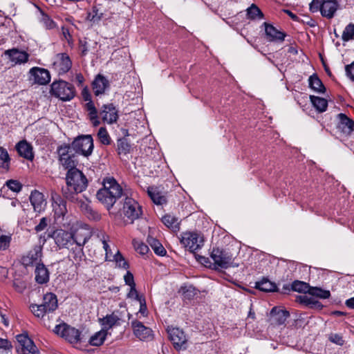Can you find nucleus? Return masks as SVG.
I'll return each mask as SVG.
<instances>
[{
    "label": "nucleus",
    "mask_w": 354,
    "mask_h": 354,
    "mask_svg": "<svg viewBox=\"0 0 354 354\" xmlns=\"http://www.w3.org/2000/svg\"><path fill=\"white\" fill-rule=\"evenodd\" d=\"M51 198L55 218L64 217L67 212L66 201L57 193H52Z\"/></svg>",
    "instance_id": "obj_17"
},
{
    "label": "nucleus",
    "mask_w": 354,
    "mask_h": 354,
    "mask_svg": "<svg viewBox=\"0 0 354 354\" xmlns=\"http://www.w3.org/2000/svg\"><path fill=\"white\" fill-rule=\"evenodd\" d=\"M93 90L95 95L103 94L106 88L109 86V82L107 79L99 74L97 75L92 83Z\"/></svg>",
    "instance_id": "obj_25"
},
{
    "label": "nucleus",
    "mask_w": 354,
    "mask_h": 354,
    "mask_svg": "<svg viewBox=\"0 0 354 354\" xmlns=\"http://www.w3.org/2000/svg\"><path fill=\"white\" fill-rule=\"evenodd\" d=\"M29 73L33 77L34 82L39 85H46L50 81V73L47 69L33 67Z\"/></svg>",
    "instance_id": "obj_18"
},
{
    "label": "nucleus",
    "mask_w": 354,
    "mask_h": 354,
    "mask_svg": "<svg viewBox=\"0 0 354 354\" xmlns=\"http://www.w3.org/2000/svg\"><path fill=\"white\" fill-rule=\"evenodd\" d=\"M41 18L40 22L46 29H53L55 27V23L50 18L48 15L45 14L40 10Z\"/></svg>",
    "instance_id": "obj_49"
},
{
    "label": "nucleus",
    "mask_w": 354,
    "mask_h": 354,
    "mask_svg": "<svg viewBox=\"0 0 354 354\" xmlns=\"http://www.w3.org/2000/svg\"><path fill=\"white\" fill-rule=\"evenodd\" d=\"M42 248L40 245H35L28 253L22 257V264L25 267L33 266L41 264Z\"/></svg>",
    "instance_id": "obj_12"
},
{
    "label": "nucleus",
    "mask_w": 354,
    "mask_h": 354,
    "mask_svg": "<svg viewBox=\"0 0 354 354\" xmlns=\"http://www.w3.org/2000/svg\"><path fill=\"white\" fill-rule=\"evenodd\" d=\"M13 287L19 292H23L26 288V283L19 279H15L13 281Z\"/></svg>",
    "instance_id": "obj_59"
},
{
    "label": "nucleus",
    "mask_w": 354,
    "mask_h": 354,
    "mask_svg": "<svg viewBox=\"0 0 354 354\" xmlns=\"http://www.w3.org/2000/svg\"><path fill=\"white\" fill-rule=\"evenodd\" d=\"M70 256L76 262H80L82 260L84 257V252L82 247L75 245L71 248Z\"/></svg>",
    "instance_id": "obj_50"
},
{
    "label": "nucleus",
    "mask_w": 354,
    "mask_h": 354,
    "mask_svg": "<svg viewBox=\"0 0 354 354\" xmlns=\"http://www.w3.org/2000/svg\"><path fill=\"white\" fill-rule=\"evenodd\" d=\"M308 84L309 87L317 93H324L326 91L324 85L317 74H313L309 77Z\"/></svg>",
    "instance_id": "obj_32"
},
{
    "label": "nucleus",
    "mask_w": 354,
    "mask_h": 354,
    "mask_svg": "<svg viewBox=\"0 0 354 354\" xmlns=\"http://www.w3.org/2000/svg\"><path fill=\"white\" fill-rule=\"evenodd\" d=\"M100 115L103 122L109 124L115 123L118 119V110L113 104H104L101 108Z\"/></svg>",
    "instance_id": "obj_15"
},
{
    "label": "nucleus",
    "mask_w": 354,
    "mask_h": 354,
    "mask_svg": "<svg viewBox=\"0 0 354 354\" xmlns=\"http://www.w3.org/2000/svg\"><path fill=\"white\" fill-rule=\"evenodd\" d=\"M102 15L103 13L96 6H93L92 10L88 12L86 19L95 24L101 20Z\"/></svg>",
    "instance_id": "obj_43"
},
{
    "label": "nucleus",
    "mask_w": 354,
    "mask_h": 354,
    "mask_svg": "<svg viewBox=\"0 0 354 354\" xmlns=\"http://www.w3.org/2000/svg\"><path fill=\"white\" fill-rule=\"evenodd\" d=\"M111 258H113L111 259V261H114L118 267L124 269H127L129 268L128 263L125 261L124 258L118 250L112 256Z\"/></svg>",
    "instance_id": "obj_47"
},
{
    "label": "nucleus",
    "mask_w": 354,
    "mask_h": 354,
    "mask_svg": "<svg viewBox=\"0 0 354 354\" xmlns=\"http://www.w3.org/2000/svg\"><path fill=\"white\" fill-rule=\"evenodd\" d=\"M120 319L119 317L113 314L108 315L105 317H104L102 320V325L103 326L102 330H106L107 332L108 330L111 328L116 324H119Z\"/></svg>",
    "instance_id": "obj_34"
},
{
    "label": "nucleus",
    "mask_w": 354,
    "mask_h": 354,
    "mask_svg": "<svg viewBox=\"0 0 354 354\" xmlns=\"http://www.w3.org/2000/svg\"><path fill=\"white\" fill-rule=\"evenodd\" d=\"M211 258L214 266L221 268H227L232 262V256L227 252L220 248H214L211 252Z\"/></svg>",
    "instance_id": "obj_9"
},
{
    "label": "nucleus",
    "mask_w": 354,
    "mask_h": 354,
    "mask_svg": "<svg viewBox=\"0 0 354 354\" xmlns=\"http://www.w3.org/2000/svg\"><path fill=\"white\" fill-rule=\"evenodd\" d=\"M82 97L83 100L87 102L92 101L91 95L89 89L87 86H85L82 91Z\"/></svg>",
    "instance_id": "obj_64"
},
{
    "label": "nucleus",
    "mask_w": 354,
    "mask_h": 354,
    "mask_svg": "<svg viewBox=\"0 0 354 354\" xmlns=\"http://www.w3.org/2000/svg\"><path fill=\"white\" fill-rule=\"evenodd\" d=\"M184 298L191 299L196 294V288L192 286H185L181 288Z\"/></svg>",
    "instance_id": "obj_52"
},
{
    "label": "nucleus",
    "mask_w": 354,
    "mask_h": 354,
    "mask_svg": "<svg viewBox=\"0 0 354 354\" xmlns=\"http://www.w3.org/2000/svg\"><path fill=\"white\" fill-rule=\"evenodd\" d=\"M50 93L62 101L67 102L74 98L76 91L72 84L64 80H58L51 84Z\"/></svg>",
    "instance_id": "obj_3"
},
{
    "label": "nucleus",
    "mask_w": 354,
    "mask_h": 354,
    "mask_svg": "<svg viewBox=\"0 0 354 354\" xmlns=\"http://www.w3.org/2000/svg\"><path fill=\"white\" fill-rule=\"evenodd\" d=\"M17 340L21 346L18 352L21 354H38L39 351L33 341L27 335L20 334L17 336Z\"/></svg>",
    "instance_id": "obj_14"
},
{
    "label": "nucleus",
    "mask_w": 354,
    "mask_h": 354,
    "mask_svg": "<svg viewBox=\"0 0 354 354\" xmlns=\"http://www.w3.org/2000/svg\"><path fill=\"white\" fill-rule=\"evenodd\" d=\"M147 242L157 255L162 257L166 254L167 252L165 249L158 240L153 237H149L147 239Z\"/></svg>",
    "instance_id": "obj_38"
},
{
    "label": "nucleus",
    "mask_w": 354,
    "mask_h": 354,
    "mask_svg": "<svg viewBox=\"0 0 354 354\" xmlns=\"http://www.w3.org/2000/svg\"><path fill=\"white\" fill-rule=\"evenodd\" d=\"M342 39L344 41L354 39V24H349L345 27Z\"/></svg>",
    "instance_id": "obj_46"
},
{
    "label": "nucleus",
    "mask_w": 354,
    "mask_h": 354,
    "mask_svg": "<svg viewBox=\"0 0 354 354\" xmlns=\"http://www.w3.org/2000/svg\"><path fill=\"white\" fill-rule=\"evenodd\" d=\"M308 294L319 299H328L330 297V292L319 287L310 286Z\"/></svg>",
    "instance_id": "obj_39"
},
{
    "label": "nucleus",
    "mask_w": 354,
    "mask_h": 354,
    "mask_svg": "<svg viewBox=\"0 0 354 354\" xmlns=\"http://www.w3.org/2000/svg\"><path fill=\"white\" fill-rule=\"evenodd\" d=\"M339 122L337 125L338 131L342 136L348 137L354 130V121L346 116L344 113L338 114Z\"/></svg>",
    "instance_id": "obj_19"
},
{
    "label": "nucleus",
    "mask_w": 354,
    "mask_h": 354,
    "mask_svg": "<svg viewBox=\"0 0 354 354\" xmlns=\"http://www.w3.org/2000/svg\"><path fill=\"white\" fill-rule=\"evenodd\" d=\"M85 110L88 112V117H93L97 115V110L95 108L93 101L86 102L84 106Z\"/></svg>",
    "instance_id": "obj_56"
},
{
    "label": "nucleus",
    "mask_w": 354,
    "mask_h": 354,
    "mask_svg": "<svg viewBox=\"0 0 354 354\" xmlns=\"http://www.w3.org/2000/svg\"><path fill=\"white\" fill-rule=\"evenodd\" d=\"M35 281L39 284H44L49 281L50 274L44 263L37 265L35 270Z\"/></svg>",
    "instance_id": "obj_26"
},
{
    "label": "nucleus",
    "mask_w": 354,
    "mask_h": 354,
    "mask_svg": "<svg viewBox=\"0 0 354 354\" xmlns=\"http://www.w3.org/2000/svg\"><path fill=\"white\" fill-rule=\"evenodd\" d=\"M66 186L62 188L63 196L73 203H79L77 195L86 190L88 180L80 169H71L66 174Z\"/></svg>",
    "instance_id": "obj_1"
},
{
    "label": "nucleus",
    "mask_w": 354,
    "mask_h": 354,
    "mask_svg": "<svg viewBox=\"0 0 354 354\" xmlns=\"http://www.w3.org/2000/svg\"><path fill=\"white\" fill-rule=\"evenodd\" d=\"M133 334L140 340H149L152 339V330L145 326L141 322L133 320L131 323Z\"/></svg>",
    "instance_id": "obj_16"
},
{
    "label": "nucleus",
    "mask_w": 354,
    "mask_h": 354,
    "mask_svg": "<svg viewBox=\"0 0 354 354\" xmlns=\"http://www.w3.org/2000/svg\"><path fill=\"white\" fill-rule=\"evenodd\" d=\"M50 236L59 249L69 248L70 246L73 245V235L68 231L58 229L55 230Z\"/></svg>",
    "instance_id": "obj_10"
},
{
    "label": "nucleus",
    "mask_w": 354,
    "mask_h": 354,
    "mask_svg": "<svg viewBox=\"0 0 354 354\" xmlns=\"http://www.w3.org/2000/svg\"><path fill=\"white\" fill-rule=\"evenodd\" d=\"M167 333L169 339L177 349L185 348L187 338L184 332L178 328L168 327Z\"/></svg>",
    "instance_id": "obj_13"
},
{
    "label": "nucleus",
    "mask_w": 354,
    "mask_h": 354,
    "mask_svg": "<svg viewBox=\"0 0 354 354\" xmlns=\"http://www.w3.org/2000/svg\"><path fill=\"white\" fill-rule=\"evenodd\" d=\"M310 287V286L308 283L301 281L296 280L292 282L290 288L288 286H284L283 289L286 291L292 290L298 292L308 293Z\"/></svg>",
    "instance_id": "obj_31"
},
{
    "label": "nucleus",
    "mask_w": 354,
    "mask_h": 354,
    "mask_svg": "<svg viewBox=\"0 0 354 354\" xmlns=\"http://www.w3.org/2000/svg\"><path fill=\"white\" fill-rule=\"evenodd\" d=\"M53 331L71 344H77L81 342V332L66 324L56 325Z\"/></svg>",
    "instance_id": "obj_5"
},
{
    "label": "nucleus",
    "mask_w": 354,
    "mask_h": 354,
    "mask_svg": "<svg viewBox=\"0 0 354 354\" xmlns=\"http://www.w3.org/2000/svg\"><path fill=\"white\" fill-rule=\"evenodd\" d=\"M73 235V244L75 243V245L82 247L88 239V236H82L79 232H76Z\"/></svg>",
    "instance_id": "obj_53"
},
{
    "label": "nucleus",
    "mask_w": 354,
    "mask_h": 354,
    "mask_svg": "<svg viewBox=\"0 0 354 354\" xmlns=\"http://www.w3.org/2000/svg\"><path fill=\"white\" fill-rule=\"evenodd\" d=\"M345 71L347 77L354 82V62L346 66Z\"/></svg>",
    "instance_id": "obj_61"
},
{
    "label": "nucleus",
    "mask_w": 354,
    "mask_h": 354,
    "mask_svg": "<svg viewBox=\"0 0 354 354\" xmlns=\"http://www.w3.org/2000/svg\"><path fill=\"white\" fill-rule=\"evenodd\" d=\"M255 288L266 292L277 291V285L266 278L256 282Z\"/></svg>",
    "instance_id": "obj_33"
},
{
    "label": "nucleus",
    "mask_w": 354,
    "mask_h": 354,
    "mask_svg": "<svg viewBox=\"0 0 354 354\" xmlns=\"http://www.w3.org/2000/svg\"><path fill=\"white\" fill-rule=\"evenodd\" d=\"M10 158L8 151L0 147V169L3 171H8L10 169Z\"/></svg>",
    "instance_id": "obj_37"
},
{
    "label": "nucleus",
    "mask_w": 354,
    "mask_h": 354,
    "mask_svg": "<svg viewBox=\"0 0 354 354\" xmlns=\"http://www.w3.org/2000/svg\"><path fill=\"white\" fill-rule=\"evenodd\" d=\"M128 298H133L138 301H140V299H143L142 296L139 295L138 291L136 289V286H131L130 290L127 294Z\"/></svg>",
    "instance_id": "obj_60"
},
{
    "label": "nucleus",
    "mask_w": 354,
    "mask_h": 354,
    "mask_svg": "<svg viewBox=\"0 0 354 354\" xmlns=\"http://www.w3.org/2000/svg\"><path fill=\"white\" fill-rule=\"evenodd\" d=\"M263 26H265V32L267 39L269 41L282 42L283 41H284V39L286 36L285 32L277 30L272 25L268 24L266 22L263 23Z\"/></svg>",
    "instance_id": "obj_20"
},
{
    "label": "nucleus",
    "mask_w": 354,
    "mask_h": 354,
    "mask_svg": "<svg viewBox=\"0 0 354 354\" xmlns=\"http://www.w3.org/2000/svg\"><path fill=\"white\" fill-rule=\"evenodd\" d=\"M5 55L8 56L10 60L16 64H25L29 58V55L26 52L20 51L17 48L6 50Z\"/></svg>",
    "instance_id": "obj_21"
},
{
    "label": "nucleus",
    "mask_w": 354,
    "mask_h": 354,
    "mask_svg": "<svg viewBox=\"0 0 354 354\" xmlns=\"http://www.w3.org/2000/svg\"><path fill=\"white\" fill-rule=\"evenodd\" d=\"M289 316L288 311L274 307L270 311V320L272 324L279 326L283 324Z\"/></svg>",
    "instance_id": "obj_23"
},
{
    "label": "nucleus",
    "mask_w": 354,
    "mask_h": 354,
    "mask_svg": "<svg viewBox=\"0 0 354 354\" xmlns=\"http://www.w3.org/2000/svg\"><path fill=\"white\" fill-rule=\"evenodd\" d=\"M57 153L59 155V160L62 167L70 171L71 169H77V160L75 156L72 153L70 145H64L58 147Z\"/></svg>",
    "instance_id": "obj_6"
},
{
    "label": "nucleus",
    "mask_w": 354,
    "mask_h": 354,
    "mask_svg": "<svg viewBox=\"0 0 354 354\" xmlns=\"http://www.w3.org/2000/svg\"><path fill=\"white\" fill-rule=\"evenodd\" d=\"M124 281L126 284L131 286H136V283L134 282L133 275L131 272L128 271L127 274L124 277Z\"/></svg>",
    "instance_id": "obj_63"
},
{
    "label": "nucleus",
    "mask_w": 354,
    "mask_h": 354,
    "mask_svg": "<svg viewBox=\"0 0 354 354\" xmlns=\"http://www.w3.org/2000/svg\"><path fill=\"white\" fill-rule=\"evenodd\" d=\"M122 214L132 223L142 215V207L133 198L127 197L123 204Z\"/></svg>",
    "instance_id": "obj_7"
},
{
    "label": "nucleus",
    "mask_w": 354,
    "mask_h": 354,
    "mask_svg": "<svg viewBox=\"0 0 354 354\" xmlns=\"http://www.w3.org/2000/svg\"><path fill=\"white\" fill-rule=\"evenodd\" d=\"M148 195L152 201L156 205H162L166 203L167 198L157 187H149L147 190Z\"/></svg>",
    "instance_id": "obj_30"
},
{
    "label": "nucleus",
    "mask_w": 354,
    "mask_h": 354,
    "mask_svg": "<svg viewBox=\"0 0 354 354\" xmlns=\"http://www.w3.org/2000/svg\"><path fill=\"white\" fill-rule=\"evenodd\" d=\"M310 101L317 111L322 113L326 110L328 102L326 99L317 96L310 95Z\"/></svg>",
    "instance_id": "obj_35"
},
{
    "label": "nucleus",
    "mask_w": 354,
    "mask_h": 354,
    "mask_svg": "<svg viewBox=\"0 0 354 354\" xmlns=\"http://www.w3.org/2000/svg\"><path fill=\"white\" fill-rule=\"evenodd\" d=\"M70 147L75 153L88 157L93 150V140L90 135H82L77 137Z\"/></svg>",
    "instance_id": "obj_4"
},
{
    "label": "nucleus",
    "mask_w": 354,
    "mask_h": 354,
    "mask_svg": "<svg viewBox=\"0 0 354 354\" xmlns=\"http://www.w3.org/2000/svg\"><path fill=\"white\" fill-rule=\"evenodd\" d=\"M133 244L135 250L140 254L144 255L147 254L149 251V247L146 244L140 241L134 239L133 241Z\"/></svg>",
    "instance_id": "obj_54"
},
{
    "label": "nucleus",
    "mask_w": 354,
    "mask_h": 354,
    "mask_svg": "<svg viewBox=\"0 0 354 354\" xmlns=\"http://www.w3.org/2000/svg\"><path fill=\"white\" fill-rule=\"evenodd\" d=\"M47 225V218L46 217H43L40 219L39 224L35 226V230L37 232H39L43 231Z\"/></svg>",
    "instance_id": "obj_62"
},
{
    "label": "nucleus",
    "mask_w": 354,
    "mask_h": 354,
    "mask_svg": "<svg viewBox=\"0 0 354 354\" xmlns=\"http://www.w3.org/2000/svg\"><path fill=\"white\" fill-rule=\"evenodd\" d=\"M97 137L100 142L103 145H108L111 143V138L105 127L100 128L97 133Z\"/></svg>",
    "instance_id": "obj_48"
},
{
    "label": "nucleus",
    "mask_w": 354,
    "mask_h": 354,
    "mask_svg": "<svg viewBox=\"0 0 354 354\" xmlns=\"http://www.w3.org/2000/svg\"><path fill=\"white\" fill-rule=\"evenodd\" d=\"M247 16L248 18L250 19H255L257 18L262 19L263 14L255 4L252 3L247 9Z\"/></svg>",
    "instance_id": "obj_42"
},
{
    "label": "nucleus",
    "mask_w": 354,
    "mask_h": 354,
    "mask_svg": "<svg viewBox=\"0 0 354 354\" xmlns=\"http://www.w3.org/2000/svg\"><path fill=\"white\" fill-rule=\"evenodd\" d=\"M337 7L338 3L335 0L324 1V4L322 5L321 14L323 17L331 19L337 11Z\"/></svg>",
    "instance_id": "obj_28"
},
{
    "label": "nucleus",
    "mask_w": 354,
    "mask_h": 354,
    "mask_svg": "<svg viewBox=\"0 0 354 354\" xmlns=\"http://www.w3.org/2000/svg\"><path fill=\"white\" fill-rule=\"evenodd\" d=\"M162 223L169 228L176 230L179 228L178 218L174 216L166 214L162 218Z\"/></svg>",
    "instance_id": "obj_41"
},
{
    "label": "nucleus",
    "mask_w": 354,
    "mask_h": 354,
    "mask_svg": "<svg viewBox=\"0 0 354 354\" xmlns=\"http://www.w3.org/2000/svg\"><path fill=\"white\" fill-rule=\"evenodd\" d=\"M324 2V0H313L309 6L310 10L312 12H316L318 10L321 11Z\"/></svg>",
    "instance_id": "obj_57"
},
{
    "label": "nucleus",
    "mask_w": 354,
    "mask_h": 354,
    "mask_svg": "<svg viewBox=\"0 0 354 354\" xmlns=\"http://www.w3.org/2000/svg\"><path fill=\"white\" fill-rule=\"evenodd\" d=\"M30 201L34 210L37 212L43 211L46 205L44 194L37 190H34L31 192Z\"/></svg>",
    "instance_id": "obj_22"
},
{
    "label": "nucleus",
    "mask_w": 354,
    "mask_h": 354,
    "mask_svg": "<svg viewBox=\"0 0 354 354\" xmlns=\"http://www.w3.org/2000/svg\"><path fill=\"white\" fill-rule=\"evenodd\" d=\"M7 187L15 192H19L22 188L21 184L16 180H9L6 182Z\"/></svg>",
    "instance_id": "obj_55"
},
{
    "label": "nucleus",
    "mask_w": 354,
    "mask_h": 354,
    "mask_svg": "<svg viewBox=\"0 0 354 354\" xmlns=\"http://www.w3.org/2000/svg\"><path fill=\"white\" fill-rule=\"evenodd\" d=\"M41 305L48 313L53 312L58 306L57 296L52 292L46 293L44 295Z\"/></svg>",
    "instance_id": "obj_27"
},
{
    "label": "nucleus",
    "mask_w": 354,
    "mask_h": 354,
    "mask_svg": "<svg viewBox=\"0 0 354 354\" xmlns=\"http://www.w3.org/2000/svg\"><path fill=\"white\" fill-rule=\"evenodd\" d=\"M299 304H303L310 308L322 309L323 305L322 303L315 299L313 297L308 295H301L297 299Z\"/></svg>",
    "instance_id": "obj_29"
},
{
    "label": "nucleus",
    "mask_w": 354,
    "mask_h": 354,
    "mask_svg": "<svg viewBox=\"0 0 354 354\" xmlns=\"http://www.w3.org/2000/svg\"><path fill=\"white\" fill-rule=\"evenodd\" d=\"M72 66V62L66 53H58L55 55L53 63V68L59 75L66 73Z\"/></svg>",
    "instance_id": "obj_11"
},
{
    "label": "nucleus",
    "mask_w": 354,
    "mask_h": 354,
    "mask_svg": "<svg viewBox=\"0 0 354 354\" xmlns=\"http://www.w3.org/2000/svg\"><path fill=\"white\" fill-rule=\"evenodd\" d=\"M329 339L333 343H335L339 346H342L344 344V340L343 339L342 336L337 333L330 334L329 336Z\"/></svg>",
    "instance_id": "obj_58"
},
{
    "label": "nucleus",
    "mask_w": 354,
    "mask_h": 354,
    "mask_svg": "<svg viewBox=\"0 0 354 354\" xmlns=\"http://www.w3.org/2000/svg\"><path fill=\"white\" fill-rule=\"evenodd\" d=\"M180 242L185 248L194 252L202 247L203 239L196 232H187L183 234Z\"/></svg>",
    "instance_id": "obj_8"
},
{
    "label": "nucleus",
    "mask_w": 354,
    "mask_h": 354,
    "mask_svg": "<svg viewBox=\"0 0 354 354\" xmlns=\"http://www.w3.org/2000/svg\"><path fill=\"white\" fill-rule=\"evenodd\" d=\"M80 207L85 211V214L90 219L97 221L100 218V214L97 212L93 210L88 204L82 203Z\"/></svg>",
    "instance_id": "obj_44"
},
{
    "label": "nucleus",
    "mask_w": 354,
    "mask_h": 354,
    "mask_svg": "<svg viewBox=\"0 0 354 354\" xmlns=\"http://www.w3.org/2000/svg\"><path fill=\"white\" fill-rule=\"evenodd\" d=\"M107 333L108 332H106V330L102 329L95 333L89 339L90 344L95 346L102 345L106 339Z\"/></svg>",
    "instance_id": "obj_36"
},
{
    "label": "nucleus",
    "mask_w": 354,
    "mask_h": 354,
    "mask_svg": "<svg viewBox=\"0 0 354 354\" xmlns=\"http://www.w3.org/2000/svg\"><path fill=\"white\" fill-rule=\"evenodd\" d=\"M15 148L20 156L28 160H32L34 158L32 147L26 140L19 142Z\"/></svg>",
    "instance_id": "obj_24"
},
{
    "label": "nucleus",
    "mask_w": 354,
    "mask_h": 354,
    "mask_svg": "<svg viewBox=\"0 0 354 354\" xmlns=\"http://www.w3.org/2000/svg\"><path fill=\"white\" fill-rule=\"evenodd\" d=\"M30 309L33 315L37 317H43L46 313H48L41 304H31L30 306Z\"/></svg>",
    "instance_id": "obj_51"
},
{
    "label": "nucleus",
    "mask_w": 354,
    "mask_h": 354,
    "mask_svg": "<svg viewBox=\"0 0 354 354\" xmlns=\"http://www.w3.org/2000/svg\"><path fill=\"white\" fill-rule=\"evenodd\" d=\"M103 186V188L97 191L96 197L108 209H110L121 197L122 189L113 178L104 179Z\"/></svg>",
    "instance_id": "obj_2"
},
{
    "label": "nucleus",
    "mask_w": 354,
    "mask_h": 354,
    "mask_svg": "<svg viewBox=\"0 0 354 354\" xmlns=\"http://www.w3.org/2000/svg\"><path fill=\"white\" fill-rule=\"evenodd\" d=\"M109 237L108 235L105 234H102L100 240L102 241V243L103 245V248L105 250V258L106 261H111V257L113 255L111 250L110 248L109 245L108 244Z\"/></svg>",
    "instance_id": "obj_45"
},
{
    "label": "nucleus",
    "mask_w": 354,
    "mask_h": 354,
    "mask_svg": "<svg viewBox=\"0 0 354 354\" xmlns=\"http://www.w3.org/2000/svg\"><path fill=\"white\" fill-rule=\"evenodd\" d=\"M117 150L119 155H127L130 152L131 145L125 138L117 140Z\"/></svg>",
    "instance_id": "obj_40"
}]
</instances>
